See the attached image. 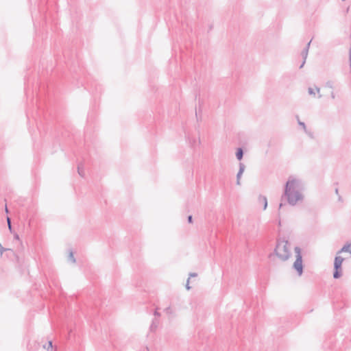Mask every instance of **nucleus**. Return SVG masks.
<instances>
[{
    "label": "nucleus",
    "instance_id": "aec40b11",
    "mask_svg": "<svg viewBox=\"0 0 351 351\" xmlns=\"http://www.w3.org/2000/svg\"><path fill=\"white\" fill-rule=\"evenodd\" d=\"M14 239H16V240H20V239H19V234H16V233H15V234H14Z\"/></svg>",
    "mask_w": 351,
    "mask_h": 351
},
{
    "label": "nucleus",
    "instance_id": "20e7f679",
    "mask_svg": "<svg viewBox=\"0 0 351 351\" xmlns=\"http://www.w3.org/2000/svg\"><path fill=\"white\" fill-rule=\"evenodd\" d=\"M343 258L340 256H336L334 261V273L333 278H339L342 276V268L341 265L343 261Z\"/></svg>",
    "mask_w": 351,
    "mask_h": 351
},
{
    "label": "nucleus",
    "instance_id": "4be33fe9",
    "mask_svg": "<svg viewBox=\"0 0 351 351\" xmlns=\"http://www.w3.org/2000/svg\"><path fill=\"white\" fill-rule=\"evenodd\" d=\"M154 315L156 317H160V314L157 311H155Z\"/></svg>",
    "mask_w": 351,
    "mask_h": 351
},
{
    "label": "nucleus",
    "instance_id": "7c9ffc66",
    "mask_svg": "<svg viewBox=\"0 0 351 351\" xmlns=\"http://www.w3.org/2000/svg\"><path fill=\"white\" fill-rule=\"evenodd\" d=\"M5 212L8 213V207L7 206L5 205Z\"/></svg>",
    "mask_w": 351,
    "mask_h": 351
},
{
    "label": "nucleus",
    "instance_id": "c85d7f7f",
    "mask_svg": "<svg viewBox=\"0 0 351 351\" xmlns=\"http://www.w3.org/2000/svg\"><path fill=\"white\" fill-rule=\"evenodd\" d=\"M282 206H283V204H282V203H280V204H279V209L282 208Z\"/></svg>",
    "mask_w": 351,
    "mask_h": 351
},
{
    "label": "nucleus",
    "instance_id": "6ab92c4d",
    "mask_svg": "<svg viewBox=\"0 0 351 351\" xmlns=\"http://www.w3.org/2000/svg\"><path fill=\"white\" fill-rule=\"evenodd\" d=\"M197 274L196 273H190L189 276L190 277H196Z\"/></svg>",
    "mask_w": 351,
    "mask_h": 351
},
{
    "label": "nucleus",
    "instance_id": "2eb2a0df",
    "mask_svg": "<svg viewBox=\"0 0 351 351\" xmlns=\"http://www.w3.org/2000/svg\"><path fill=\"white\" fill-rule=\"evenodd\" d=\"M6 250H10V249L4 248L1 244L0 243V254L1 256L3 254Z\"/></svg>",
    "mask_w": 351,
    "mask_h": 351
},
{
    "label": "nucleus",
    "instance_id": "a878e982",
    "mask_svg": "<svg viewBox=\"0 0 351 351\" xmlns=\"http://www.w3.org/2000/svg\"><path fill=\"white\" fill-rule=\"evenodd\" d=\"M331 97H332V99H335V94L334 93V92H332V93H331Z\"/></svg>",
    "mask_w": 351,
    "mask_h": 351
},
{
    "label": "nucleus",
    "instance_id": "f03ea898",
    "mask_svg": "<svg viewBox=\"0 0 351 351\" xmlns=\"http://www.w3.org/2000/svg\"><path fill=\"white\" fill-rule=\"evenodd\" d=\"M274 254L281 261H287L291 256L289 242L287 241H278L274 250Z\"/></svg>",
    "mask_w": 351,
    "mask_h": 351
},
{
    "label": "nucleus",
    "instance_id": "39448f33",
    "mask_svg": "<svg viewBox=\"0 0 351 351\" xmlns=\"http://www.w3.org/2000/svg\"><path fill=\"white\" fill-rule=\"evenodd\" d=\"M311 40L306 45V47L302 50V56L303 58V59L304 60H306L307 57H308V50H309V47H310V45H311Z\"/></svg>",
    "mask_w": 351,
    "mask_h": 351
},
{
    "label": "nucleus",
    "instance_id": "423d86ee",
    "mask_svg": "<svg viewBox=\"0 0 351 351\" xmlns=\"http://www.w3.org/2000/svg\"><path fill=\"white\" fill-rule=\"evenodd\" d=\"M258 202L259 204H263V210H265L267 207V199L265 196L260 195L258 197Z\"/></svg>",
    "mask_w": 351,
    "mask_h": 351
},
{
    "label": "nucleus",
    "instance_id": "5701e85b",
    "mask_svg": "<svg viewBox=\"0 0 351 351\" xmlns=\"http://www.w3.org/2000/svg\"><path fill=\"white\" fill-rule=\"evenodd\" d=\"M305 62H306V60H303V62H302V64H301V65L300 66V69H302V68L304 66V65Z\"/></svg>",
    "mask_w": 351,
    "mask_h": 351
},
{
    "label": "nucleus",
    "instance_id": "1a4fd4ad",
    "mask_svg": "<svg viewBox=\"0 0 351 351\" xmlns=\"http://www.w3.org/2000/svg\"><path fill=\"white\" fill-rule=\"evenodd\" d=\"M319 91H320L319 88H318L317 86H315V89H313V88H311V87H309L308 88V94L311 95H313V96H315V92H317V93H319Z\"/></svg>",
    "mask_w": 351,
    "mask_h": 351
},
{
    "label": "nucleus",
    "instance_id": "0eeeda50",
    "mask_svg": "<svg viewBox=\"0 0 351 351\" xmlns=\"http://www.w3.org/2000/svg\"><path fill=\"white\" fill-rule=\"evenodd\" d=\"M159 324V321L157 318H155L150 326V330L152 331H155L156 328H158V326Z\"/></svg>",
    "mask_w": 351,
    "mask_h": 351
},
{
    "label": "nucleus",
    "instance_id": "6e6552de",
    "mask_svg": "<svg viewBox=\"0 0 351 351\" xmlns=\"http://www.w3.org/2000/svg\"><path fill=\"white\" fill-rule=\"evenodd\" d=\"M245 165L243 163L239 164V170L237 175V178L241 179V176L245 170Z\"/></svg>",
    "mask_w": 351,
    "mask_h": 351
},
{
    "label": "nucleus",
    "instance_id": "f8f14e48",
    "mask_svg": "<svg viewBox=\"0 0 351 351\" xmlns=\"http://www.w3.org/2000/svg\"><path fill=\"white\" fill-rule=\"evenodd\" d=\"M68 260L69 261H71V263H75V261H76L72 251H71L69 252V256H68Z\"/></svg>",
    "mask_w": 351,
    "mask_h": 351
},
{
    "label": "nucleus",
    "instance_id": "f257e3e1",
    "mask_svg": "<svg viewBox=\"0 0 351 351\" xmlns=\"http://www.w3.org/2000/svg\"><path fill=\"white\" fill-rule=\"evenodd\" d=\"M303 190L304 185L300 180L289 177L286 183L282 199H283V198H286L289 204L291 206H295L298 202H302L304 199V195L302 194Z\"/></svg>",
    "mask_w": 351,
    "mask_h": 351
},
{
    "label": "nucleus",
    "instance_id": "bb28decb",
    "mask_svg": "<svg viewBox=\"0 0 351 351\" xmlns=\"http://www.w3.org/2000/svg\"><path fill=\"white\" fill-rule=\"evenodd\" d=\"M7 222H8V223H11V219L9 217H7Z\"/></svg>",
    "mask_w": 351,
    "mask_h": 351
},
{
    "label": "nucleus",
    "instance_id": "412c9836",
    "mask_svg": "<svg viewBox=\"0 0 351 351\" xmlns=\"http://www.w3.org/2000/svg\"><path fill=\"white\" fill-rule=\"evenodd\" d=\"M50 348H52V342L49 341L48 347L47 348V350H49Z\"/></svg>",
    "mask_w": 351,
    "mask_h": 351
},
{
    "label": "nucleus",
    "instance_id": "a211bd4d",
    "mask_svg": "<svg viewBox=\"0 0 351 351\" xmlns=\"http://www.w3.org/2000/svg\"><path fill=\"white\" fill-rule=\"evenodd\" d=\"M188 221H189V223H192L193 222V217H192L191 215H189L188 217Z\"/></svg>",
    "mask_w": 351,
    "mask_h": 351
},
{
    "label": "nucleus",
    "instance_id": "7ed1b4c3",
    "mask_svg": "<svg viewBox=\"0 0 351 351\" xmlns=\"http://www.w3.org/2000/svg\"><path fill=\"white\" fill-rule=\"evenodd\" d=\"M295 261L293 263V268L297 271L298 274L301 276L303 273L302 257L301 254V249L299 247H295Z\"/></svg>",
    "mask_w": 351,
    "mask_h": 351
},
{
    "label": "nucleus",
    "instance_id": "c756f323",
    "mask_svg": "<svg viewBox=\"0 0 351 351\" xmlns=\"http://www.w3.org/2000/svg\"><path fill=\"white\" fill-rule=\"evenodd\" d=\"M170 310H171V309H170V308H169V307H168V308H167L165 309V311H166L167 313H169V311Z\"/></svg>",
    "mask_w": 351,
    "mask_h": 351
},
{
    "label": "nucleus",
    "instance_id": "2f4dec72",
    "mask_svg": "<svg viewBox=\"0 0 351 351\" xmlns=\"http://www.w3.org/2000/svg\"><path fill=\"white\" fill-rule=\"evenodd\" d=\"M335 193H336V194H338V193H339L338 189H335Z\"/></svg>",
    "mask_w": 351,
    "mask_h": 351
},
{
    "label": "nucleus",
    "instance_id": "cd10ccee",
    "mask_svg": "<svg viewBox=\"0 0 351 351\" xmlns=\"http://www.w3.org/2000/svg\"><path fill=\"white\" fill-rule=\"evenodd\" d=\"M338 200L340 202H342V200H343L342 197L340 195H339Z\"/></svg>",
    "mask_w": 351,
    "mask_h": 351
},
{
    "label": "nucleus",
    "instance_id": "b1692460",
    "mask_svg": "<svg viewBox=\"0 0 351 351\" xmlns=\"http://www.w3.org/2000/svg\"><path fill=\"white\" fill-rule=\"evenodd\" d=\"M8 228H9L10 231L12 232V224H11V223H8Z\"/></svg>",
    "mask_w": 351,
    "mask_h": 351
},
{
    "label": "nucleus",
    "instance_id": "4468645a",
    "mask_svg": "<svg viewBox=\"0 0 351 351\" xmlns=\"http://www.w3.org/2000/svg\"><path fill=\"white\" fill-rule=\"evenodd\" d=\"M325 87L328 88H331V89L334 88V83H333V82L331 81V80L327 81L326 82V84H325Z\"/></svg>",
    "mask_w": 351,
    "mask_h": 351
},
{
    "label": "nucleus",
    "instance_id": "ddd939ff",
    "mask_svg": "<svg viewBox=\"0 0 351 351\" xmlns=\"http://www.w3.org/2000/svg\"><path fill=\"white\" fill-rule=\"evenodd\" d=\"M77 172L79 173V175L82 177H84L85 173L83 171V169H82V165H79L78 167H77Z\"/></svg>",
    "mask_w": 351,
    "mask_h": 351
},
{
    "label": "nucleus",
    "instance_id": "473e14b6",
    "mask_svg": "<svg viewBox=\"0 0 351 351\" xmlns=\"http://www.w3.org/2000/svg\"><path fill=\"white\" fill-rule=\"evenodd\" d=\"M322 97V95L319 94L318 95V98H321Z\"/></svg>",
    "mask_w": 351,
    "mask_h": 351
},
{
    "label": "nucleus",
    "instance_id": "f3484780",
    "mask_svg": "<svg viewBox=\"0 0 351 351\" xmlns=\"http://www.w3.org/2000/svg\"><path fill=\"white\" fill-rule=\"evenodd\" d=\"M186 288L188 290H189L191 289V287L189 286V278L187 280V282H186Z\"/></svg>",
    "mask_w": 351,
    "mask_h": 351
},
{
    "label": "nucleus",
    "instance_id": "9b49d317",
    "mask_svg": "<svg viewBox=\"0 0 351 351\" xmlns=\"http://www.w3.org/2000/svg\"><path fill=\"white\" fill-rule=\"evenodd\" d=\"M350 244H346L338 252L337 254H340L341 252H350Z\"/></svg>",
    "mask_w": 351,
    "mask_h": 351
},
{
    "label": "nucleus",
    "instance_id": "9d476101",
    "mask_svg": "<svg viewBox=\"0 0 351 351\" xmlns=\"http://www.w3.org/2000/svg\"><path fill=\"white\" fill-rule=\"evenodd\" d=\"M243 149L241 148H239L237 151V153H236V156H237V158L239 160H241L242 158H243Z\"/></svg>",
    "mask_w": 351,
    "mask_h": 351
},
{
    "label": "nucleus",
    "instance_id": "dca6fc26",
    "mask_svg": "<svg viewBox=\"0 0 351 351\" xmlns=\"http://www.w3.org/2000/svg\"><path fill=\"white\" fill-rule=\"evenodd\" d=\"M298 124H299L300 125H301V126L303 128V129L306 131V125H305V123H304V122H302V121H300L298 119Z\"/></svg>",
    "mask_w": 351,
    "mask_h": 351
},
{
    "label": "nucleus",
    "instance_id": "393cba45",
    "mask_svg": "<svg viewBox=\"0 0 351 351\" xmlns=\"http://www.w3.org/2000/svg\"><path fill=\"white\" fill-rule=\"evenodd\" d=\"M240 180L241 179L237 178V185H240L241 184Z\"/></svg>",
    "mask_w": 351,
    "mask_h": 351
}]
</instances>
